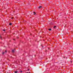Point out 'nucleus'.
<instances>
[{"instance_id":"nucleus-1","label":"nucleus","mask_w":73,"mask_h":73,"mask_svg":"<svg viewBox=\"0 0 73 73\" xmlns=\"http://www.w3.org/2000/svg\"><path fill=\"white\" fill-rule=\"evenodd\" d=\"M14 50H12V52H13V53H14Z\"/></svg>"},{"instance_id":"nucleus-2","label":"nucleus","mask_w":73,"mask_h":73,"mask_svg":"<svg viewBox=\"0 0 73 73\" xmlns=\"http://www.w3.org/2000/svg\"><path fill=\"white\" fill-rule=\"evenodd\" d=\"M42 6H39V8H42Z\"/></svg>"},{"instance_id":"nucleus-3","label":"nucleus","mask_w":73,"mask_h":73,"mask_svg":"<svg viewBox=\"0 0 73 73\" xmlns=\"http://www.w3.org/2000/svg\"><path fill=\"white\" fill-rule=\"evenodd\" d=\"M15 73H17V72H18V71H15Z\"/></svg>"},{"instance_id":"nucleus-4","label":"nucleus","mask_w":73,"mask_h":73,"mask_svg":"<svg viewBox=\"0 0 73 73\" xmlns=\"http://www.w3.org/2000/svg\"><path fill=\"white\" fill-rule=\"evenodd\" d=\"M9 25H12V23H10Z\"/></svg>"},{"instance_id":"nucleus-5","label":"nucleus","mask_w":73,"mask_h":73,"mask_svg":"<svg viewBox=\"0 0 73 73\" xmlns=\"http://www.w3.org/2000/svg\"><path fill=\"white\" fill-rule=\"evenodd\" d=\"M49 31H51L52 30V29H48Z\"/></svg>"},{"instance_id":"nucleus-6","label":"nucleus","mask_w":73,"mask_h":73,"mask_svg":"<svg viewBox=\"0 0 73 73\" xmlns=\"http://www.w3.org/2000/svg\"><path fill=\"white\" fill-rule=\"evenodd\" d=\"M56 27V26H54V28H55Z\"/></svg>"},{"instance_id":"nucleus-7","label":"nucleus","mask_w":73,"mask_h":73,"mask_svg":"<svg viewBox=\"0 0 73 73\" xmlns=\"http://www.w3.org/2000/svg\"><path fill=\"white\" fill-rule=\"evenodd\" d=\"M3 31H4V32H5V30H3Z\"/></svg>"},{"instance_id":"nucleus-8","label":"nucleus","mask_w":73,"mask_h":73,"mask_svg":"<svg viewBox=\"0 0 73 73\" xmlns=\"http://www.w3.org/2000/svg\"><path fill=\"white\" fill-rule=\"evenodd\" d=\"M4 53H5V52H3L2 53L3 54H4Z\"/></svg>"},{"instance_id":"nucleus-9","label":"nucleus","mask_w":73,"mask_h":73,"mask_svg":"<svg viewBox=\"0 0 73 73\" xmlns=\"http://www.w3.org/2000/svg\"><path fill=\"white\" fill-rule=\"evenodd\" d=\"M22 72H23L22 71H20V72L21 73H22Z\"/></svg>"},{"instance_id":"nucleus-10","label":"nucleus","mask_w":73,"mask_h":73,"mask_svg":"<svg viewBox=\"0 0 73 73\" xmlns=\"http://www.w3.org/2000/svg\"><path fill=\"white\" fill-rule=\"evenodd\" d=\"M34 15H36V13H35V12H34Z\"/></svg>"},{"instance_id":"nucleus-11","label":"nucleus","mask_w":73,"mask_h":73,"mask_svg":"<svg viewBox=\"0 0 73 73\" xmlns=\"http://www.w3.org/2000/svg\"><path fill=\"white\" fill-rule=\"evenodd\" d=\"M5 52H6V53H7V50H5Z\"/></svg>"},{"instance_id":"nucleus-12","label":"nucleus","mask_w":73,"mask_h":73,"mask_svg":"<svg viewBox=\"0 0 73 73\" xmlns=\"http://www.w3.org/2000/svg\"><path fill=\"white\" fill-rule=\"evenodd\" d=\"M72 62V61H71V63Z\"/></svg>"},{"instance_id":"nucleus-13","label":"nucleus","mask_w":73,"mask_h":73,"mask_svg":"<svg viewBox=\"0 0 73 73\" xmlns=\"http://www.w3.org/2000/svg\"><path fill=\"white\" fill-rule=\"evenodd\" d=\"M29 70V69H28V70Z\"/></svg>"},{"instance_id":"nucleus-14","label":"nucleus","mask_w":73,"mask_h":73,"mask_svg":"<svg viewBox=\"0 0 73 73\" xmlns=\"http://www.w3.org/2000/svg\"><path fill=\"white\" fill-rule=\"evenodd\" d=\"M17 38H19V37H17Z\"/></svg>"},{"instance_id":"nucleus-15","label":"nucleus","mask_w":73,"mask_h":73,"mask_svg":"<svg viewBox=\"0 0 73 73\" xmlns=\"http://www.w3.org/2000/svg\"><path fill=\"white\" fill-rule=\"evenodd\" d=\"M29 73H31V72H29Z\"/></svg>"},{"instance_id":"nucleus-16","label":"nucleus","mask_w":73,"mask_h":73,"mask_svg":"<svg viewBox=\"0 0 73 73\" xmlns=\"http://www.w3.org/2000/svg\"><path fill=\"white\" fill-rule=\"evenodd\" d=\"M12 19H13V17H12Z\"/></svg>"},{"instance_id":"nucleus-17","label":"nucleus","mask_w":73,"mask_h":73,"mask_svg":"<svg viewBox=\"0 0 73 73\" xmlns=\"http://www.w3.org/2000/svg\"><path fill=\"white\" fill-rule=\"evenodd\" d=\"M13 40H15V39H14Z\"/></svg>"},{"instance_id":"nucleus-18","label":"nucleus","mask_w":73,"mask_h":73,"mask_svg":"<svg viewBox=\"0 0 73 73\" xmlns=\"http://www.w3.org/2000/svg\"><path fill=\"white\" fill-rule=\"evenodd\" d=\"M26 73H28V72H26Z\"/></svg>"},{"instance_id":"nucleus-19","label":"nucleus","mask_w":73,"mask_h":73,"mask_svg":"<svg viewBox=\"0 0 73 73\" xmlns=\"http://www.w3.org/2000/svg\"><path fill=\"white\" fill-rule=\"evenodd\" d=\"M1 38V37H0Z\"/></svg>"},{"instance_id":"nucleus-20","label":"nucleus","mask_w":73,"mask_h":73,"mask_svg":"<svg viewBox=\"0 0 73 73\" xmlns=\"http://www.w3.org/2000/svg\"><path fill=\"white\" fill-rule=\"evenodd\" d=\"M1 36L0 35V37Z\"/></svg>"},{"instance_id":"nucleus-21","label":"nucleus","mask_w":73,"mask_h":73,"mask_svg":"<svg viewBox=\"0 0 73 73\" xmlns=\"http://www.w3.org/2000/svg\"><path fill=\"white\" fill-rule=\"evenodd\" d=\"M42 47H43V46H42Z\"/></svg>"}]
</instances>
